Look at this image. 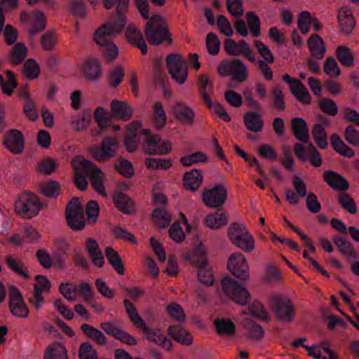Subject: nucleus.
I'll return each instance as SVG.
<instances>
[{
    "label": "nucleus",
    "mask_w": 359,
    "mask_h": 359,
    "mask_svg": "<svg viewBox=\"0 0 359 359\" xmlns=\"http://www.w3.org/2000/svg\"><path fill=\"white\" fill-rule=\"evenodd\" d=\"M89 172V180L91 185L96 192L102 196H106L105 188L103 183V172L100 168L91 161L86 163V170Z\"/></svg>",
    "instance_id": "15"
},
{
    "label": "nucleus",
    "mask_w": 359,
    "mask_h": 359,
    "mask_svg": "<svg viewBox=\"0 0 359 359\" xmlns=\"http://www.w3.org/2000/svg\"><path fill=\"white\" fill-rule=\"evenodd\" d=\"M5 261L8 266L13 271L26 279L29 278V274L23 269V264L20 261H18L11 255H7L5 258Z\"/></svg>",
    "instance_id": "47"
},
{
    "label": "nucleus",
    "mask_w": 359,
    "mask_h": 359,
    "mask_svg": "<svg viewBox=\"0 0 359 359\" xmlns=\"http://www.w3.org/2000/svg\"><path fill=\"white\" fill-rule=\"evenodd\" d=\"M124 75L125 73L122 67L118 66L114 67L107 75L109 85L113 88H116L122 82Z\"/></svg>",
    "instance_id": "55"
},
{
    "label": "nucleus",
    "mask_w": 359,
    "mask_h": 359,
    "mask_svg": "<svg viewBox=\"0 0 359 359\" xmlns=\"http://www.w3.org/2000/svg\"><path fill=\"white\" fill-rule=\"evenodd\" d=\"M86 162H90V161L83 159L80 163V167L76 168L75 184L81 191L85 190L88 185L89 172L87 169L86 170Z\"/></svg>",
    "instance_id": "30"
},
{
    "label": "nucleus",
    "mask_w": 359,
    "mask_h": 359,
    "mask_svg": "<svg viewBox=\"0 0 359 359\" xmlns=\"http://www.w3.org/2000/svg\"><path fill=\"white\" fill-rule=\"evenodd\" d=\"M324 181L334 190L346 191L349 188L347 180L333 170L325 171L323 174Z\"/></svg>",
    "instance_id": "17"
},
{
    "label": "nucleus",
    "mask_w": 359,
    "mask_h": 359,
    "mask_svg": "<svg viewBox=\"0 0 359 359\" xmlns=\"http://www.w3.org/2000/svg\"><path fill=\"white\" fill-rule=\"evenodd\" d=\"M30 22L29 34L31 36L42 32L46 27V18L43 13L40 11H34Z\"/></svg>",
    "instance_id": "28"
},
{
    "label": "nucleus",
    "mask_w": 359,
    "mask_h": 359,
    "mask_svg": "<svg viewBox=\"0 0 359 359\" xmlns=\"http://www.w3.org/2000/svg\"><path fill=\"white\" fill-rule=\"evenodd\" d=\"M217 71L220 75H230L233 80L241 83L245 81L248 76L247 68L240 59L222 61Z\"/></svg>",
    "instance_id": "7"
},
{
    "label": "nucleus",
    "mask_w": 359,
    "mask_h": 359,
    "mask_svg": "<svg viewBox=\"0 0 359 359\" xmlns=\"http://www.w3.org/2000/svg\"><path fill=\"white\" fill-rule=\"evenodd\" d=\"M166 65L171 78L179 84L185 82L188 72L186 62L180 54L171 53L165 58Z\"/></svg>",
    "instance_id": "9"
},
{
    "label": "nucleus",
    "mask_w": 359,
    "mask_h": 359,
    "mask_svg": "<svg viewBox=\"0 0 359 359\" xmlns=\"http://www.w3.org/2000/svg\"><path fill=\"white\" fill-rule=\"evenodd\" d=\"M144 33L147 40L151 45H159L165 41L168 43L172 42L167 25L159 15H154L147 21Z\"/></svg>",
    "instance_id": "2"
},
{
    "label": "nucleus",
    "mask_w": 359,
    "mask_h": 359,
    "mask_svg": "<svg viewBox=\"0 0 359 359\" xmlns=\"http://www.w3.org/2000/svg\"><path fill=\"white\" fill-rule=\"evenodd\" d=\"M117 142L112 137H107L103 139L100 147L94 148L92 151L93 158L97 161L107 160L115 155V148Z\"/></svg>",
    "instance_id": "14"
},
{
    "label": "nucleus",
    "mask_w": 359,
    "mask_h": 359,
    "mask_svg": "<svg viewBox=\"0 0 359 359\" xmlns=\"http://www.w3.org/2000/svg\"><path fill=\"white\" fill-rule=\"evenodd\" d=\"M95 119L101 129L107 128L111 121V115L108 110L99 107L95 111Z\"/></svg>",
    "instance_id": "45"
},
{
    "label": "nucleus",
    "mask_w": 359,
    "mask_h": 359,
    "mask_svg": "<svg viewBox=\"0 0 359 359\" xmlns=\"http://www.w3.org/2000/svg\"><path fill=\"white\" fill-rule=\"evenodd\" d=\"M152 217L161 227H167L170 223V215L162 208L154 210Z\"/></svg>",
    "instance_id": "60"
},
{
    "label": "nucleus",
    "mask_w": 359,
    "mask_h": 359,
    "mask_svg": "<svg viewBox=\"0 0 359 359\" xmlns=\"http://www.w3.org/2000/svg\"><path fill=\"white\" fill-rule=\"evenodd\" d=\"M207 161L206 155L201 152L197 151L190 155L184 156L181 158L180 162L184 166H190L192 164L205 162Z\"/></svg>",
    "instance_id": "57"
},
{
    "label": "nucleus",
    "mask_w": 359,
    "mask_h": 359,
    "mask_svg": "<svg viewBox=\"0 0 359 359\" xmlns=\"http://www.w3.org/2000/svg\"><path fill=\"white\" fill-rule=\"evenodd\" d=\"M142 134L144 136V150L149 154V151L152 150V148H157L161 138L158 135L151 134V131L147 129H142Z\"/></svg>",
    "instance_id": "40"
},
{
    "label": "nucleus",
    "mask_w": 359,
    "mask_h": 359,
    "mask_svg": "<svg viewBox=\"0 0 359 359\" xmlns=\"http://www.w3.org/2000/svg\"><path fill=\"white\" fill-rule=\"evenodd\" d=\"M27 49L25 45L21 42L15 43L11 55L10 61L14 65L21 64L27 56Z\"/></svg>",
    "instance_id": "37"
},
{
    "label": "nucleus",
    "mask_w": 359,
    "mask_h": 359,
    "mask_svg": "<svg viewBox=\"0 0 359 359\" xmlns=\"http://www.w3.org/2000/svg\"><path fill=\"white\" fill-rule=\"evenodd\" d=\"M4 146L14 154H21L25 149V137L17 129H10L4 134Z\"/></svg>",
    "instance_id": "11"
},
{
    "label": "nucleus",
    "mask_w": 359,
    "mask_h": 359,
    "mask_svg": "<svg viewBox=\"0 0 359 359\" xmlns=\"http://www.w3.org/2000/svg\"><path fill=\"white\" fill-rule=\"evenodd\" d=\"M8 77V81L6 82L2 74H0V85L4 93L8 95H11L13 92V88L18 86L13 73L10 70L6 72Z\"/></svg>",
    "instance_id": "42"
},
{
    "label": "nucleus",
    "mask_w": 359,
    "mask_h": 359,
    "mask_svg": "<svg viewBox=\"0 0 359 359\" xmlns=\"http://www.w3.org/2000/svg\"><path fill=\"white\" fill-rule=\"evenodd\" d=\"M330 142L333 149L341 155L351 158L355 155L353 149L348 147L337 134H332L330 137Z\"/></svg>",
    "instance_id": "32"
},
{
    "label": "nucleus",
    "mask_w": 359,
    "mask_h": 359,
    "mask_svg": "<svg viewBox=\"0 0 359 359\" xmlns=\"http://www.w3.org/2000/svg\"><path fill=\"white\" fill-rule=\"evenodd\" d=\"M333 242L337 246L339 250L347 257L357 258L358 255L353 250L352 245L341 236H336L333 237Z\"/></svg>",
    "instance_id": "36"
},
{
    "label": "nucleus",
    "mask_w": 359,
    "mask_h": 359,
    "mask_svg": "<svg viewBox=\"0 0 359 359\" xmlns=\"http://www.w3.org/2000/svg\"><path fill=\"white\" fill-rule=\"evenodd\" d=\"M312 135L316 144L320 149H325L327 147V135L321 124L316 123L313 125Z\"/></svg>",
    "instance_id": "35"
},
{
    "label": "nucleus",
    "mask_w": 359,
    "mask_h": 359,
    "mask_svg": "<svg viewBox=\"0 0 359 359\" xmlns=\"http://www.w3.org/2000/svg\"><path fill=\"white\" fill-rule=\"evenodd\" d=\"M202 199L205 205L209 208H219L226 201V190L222 184H217L212 189H205L202 194Z\"/></svg>",
    "instance_id": "10"
},
{
    "label": "nucleus",
    "mask_w": 359,
    "mask_h": 359,
    "mask_svg": "<svg viewBox=\"0 0 359 359\" xmlns=\"http://www.w3.org/2000/svg\"><path fill=\"white\" fill-rule=\"evenodd\" d=\"M105 255L108 262L119 275L124 274L123 262L118 252L111 247L105 248Z\"/></svg>",
    "instance_id": "31"
},
{
    "label": "nucleus",
    "mask_w": 359,
    "mask_h": 359,
    "mask_svg": "<svg viewBox=\"0 0 359 359\" xmlns=\"http://www.w3.org/2000/svg\"><path fill=\"white\" fill-rule=\"evenodd\" d=\"M83 72L88 79L98 80L102 76L101 65L97 60H88L83 65Z\"/></svg>",
    "instance_id": "29"
},
{
    "label": "nucleus",
    "mask_w": 359,
    "mask_h": 359,
    "mask_svg": "<svg viewBox=\"0 0 359 359\" xmlns=\"http://www.w3.org/2000/svg\"><path fill=\"white\" fill-rule=\"evenodd\" d=\"M114 166L117 172L126 178H130L134 175L133 166L128 160L120 158Z\"/></svg>",
    "instance_id": "48"
},
{
    "label": "nucleus",
    "mask_w": 359,
    "mask_h": 359,
    "mask_svg": "<svg viewBox=\"0 0 359 359\" xmlns=\"http://www.w3.org/2000/svg\"><path fill=\"white\" fill-rule=\"evenodd\" d=\"M227 223L226 215L219 210L208 214L205 219V226L211 229H218Z\"/></svg>",
    "instance_id": "26"
},
{
    "label": "nucleus",
    "mask_w": 359,
    "mask_h": 359,
    "mask_svg": "<svg viewBox=\"0 0 359 359\" xmlns=\"http://www.w3.org/2000/svg\"><path fill=\"white\" fill-rule=\"evenodd\" d=\"M59 291L66 299L73 302L76 299L75 294L78 292V287L70 283H62Z\"/></svg>",
    "instance_id": "61"
},
{
    "label": "nucleus",
    "mask_w": 359,
    "mask_h": 359,
    "mask_svg": "<svg viewBox=\"0 0 359 359\" xmlns=\"http://www.w3.org/2000/svg\"><path fill=\"white\" fill-rule=\"evenodd\" d=\"M172 164L170 159H162L159 158H147L145 165L149 170H168Z\"/></svg>",
    "instance_id": "41"
},
{
    "label": "nucleus",
    "mask_w": 359,
    "mask_h": 359,
    "mask_svg": "<svg viewBox=\"0 0 359 359\" xmlns=\"http://www.w3.org/2000/svg\"><path fill=\"white\" fill-rule=\"evenodd\" d=\"M308 46L311 55L316 60H320L324 57L325 48L324 41L320 36L317 34H312L308 40Z\"/></svg>",
    "instance_id": "23"
},
{
    "label": "nucleus",
    "mask_w": 359,
    "mask_h": 359,
    "mask_svg": "<svg viewBox=\"0 0 359 359\" xmlns=\"http://www.w3.org/2000/svg\"><path fill=\"white\" fill-rule=\"evenodd\" d=\"M123 305L126 309V311L133 324L140 327L141 325H144V321L142 320L135 306L130 302L128 299L123 300Z\"/></svg>",
    "instance_id": "43"
},
{
    "label": "nucleus",
    "mask_w": 359,
    "mask_h": 359,
    "mask_svg": "<svg viewBox=\"0 0 359 359\" xmlns=\"http://www.w3.org/2000/svg\"><path fill=\"white\" fill-rule=\"evenodd\" d=\"M43 359H67V351L62 344L55 343L46 348Z\"/></svg>",
    "instance_id": "34"
},
{
    "label": "nucleus",
    "mask_w": 359,
    "mask_h": 359,
    "mask_svg": "<svg viewBox=\"0 0 359 359\" xmlns=\"http://www.w3.org/2000/svg\"><path fill=\"white\" fill-rule=\"evenodd\" d=\"M116 3V11L118 19L107 22L98 28L94 34V40L100 47V51L107 62L114 60L118 56V48L111 39L121 32L126 25L124 13L128 10L129 0L103 1L104 6L107 10L113 8Z\"/></svg>",
    "instance_id": "1"
},
{
    "label": "nucleus",
    "mask_w": 359,
    "mask_h": 359,
    "mask_svg": "<svg viewBox=\"0 0 359 359\" xmlns=\"http://www.w3.org/2000/svg\"><path fill=\"white\" fill-rule=\"evenodd\" d=\"M228 236L233 245L245 252H250L255 248L252 235L242 224L237 222L231 224L229 227Z\"/></svg>",
    "instance_id": "3"
},
{
    "label": "nucleus",
    "mask_w": 359,
    "mask_h": 359,
    "mask_svg": "<svg viewBox=\"0 0 359 359\" xmlns=\"http://www.w3.org/2000/svg\"><path fill=\"white\" fill-rule=\"evenodd\" d=\"M116 207L123 213L130 214L131 212L130 206L132 201L124 194H120L114 198Z\"/></svg>",
    "instance_id": "63"
},
{
    "label": "nucleus",
    "mask_w": 359,
    "mask_h": 359,
    "mask_svg": "<svg viewBox=\"0 0 359 359\" xmlns=\"http://www.w3.org/2000/svg\"><path fill=\"white\" fill-rule=\"evenodd\" d=\"M168 334L175 341L181 344L190 345L192 344L193 340L190 333L181 325H170Z\"/></svg>",
    "instance_id": "21"
},
{
    "label": "nucleus",
    "mask_w": 359,
    "mask_h": 359,
    "mask_svg": "<svg viewBox=\"0 0 359 359\" xmlns=\"http://www.w3.org/2000/svg\"><path fill=\"white\" fill-rule=\"evenodd\" d=\"M152 217L161 227H167L170 223V215L162 208L154 210Z\"/></svg>",
    "instance_id": "58"
},
{
    "label": "nucleus",
    "mask_w": 359,
    "mask_h": 359,
    "mask_svg": "<svg viewBox=\"0 0 359 359\" xmlns=\"http://www.w3.org/2000/svg\"><path fill=\"white\" fill-rule=\"evenodd\" d=\"M217 332L220 335L231 336L236 331V326L229 319H217L215 320Z\"/></svg>",
    "instance_id": "39"
},
{
    "label": "nucleus",
    "mask_w": 359,
    "mask_h": 359,
    "mask_svg": "<svg viewBox=\"0 0 359 359\" xmlns=\"http://www.w3.org/2000/svg\"><path fill=\"white\" fill-rule=\"evenodd\" d=\"M271 94L273 107L278 111H284L286 107L283 91L278 87H275Z\"/></svg>",
    "instance_id": "56"
},
{
    "label": "nucleus",
    "mask_w": 359,
    "mask_h": 359,
    "mask_svg": "<svg viewBox=\"0 0 359 359\" xmlns=\"http://www.w3.org/2000/svg\"><path fill=\"white\" fill-rule=\"evenodd\" d=\"M69 11L74 16L83 18L87 15V8L82 0H73L69 4Z\"/></svg>",
    "instance_id": "50"
},
{
    "label": "nucleus",
    "mask_w": 359,
    "mask_h": 359,
    "mask_svg": "<svg viewBox=\"0 0 359 359\" xmlns=\"http://www.w3.org/2000/svg\"><path fill=\"white\" fill-rule=\"evenodd\" d=\"M206 46L208 53L212 55H216L220 49V41L217 36L210 32L208 34L206 37Z\"/></svg>",
    "instance_id": "62"
},
{
    "label": "nucleus",
    "mask_w": 359,
    "mask_h": 359,
    "mask_svg": "<svg viewBox=\"0 0 359 359\" xmlns=\"http://www.w3.org/2000/svg\"><path fill=\"white\" fill-rule=\"evenodd\" d=\"M338 202L347 212L351 214H356L358 212L357 205L353 198L346 192H341L339 194Z\"/></svg>",
    "instance_id": "44"
},
{
    "label": "nucleus",
    "mask_w": 359,
    "mask_h": 359,
    "mask_svg": "<svg viewBox=\"0 0 359 359\" xmlns=\"http://www.w3.org/2000/svg\"><path fill=\"white\" fill-rule=\"evenodd\" d=\"M111 109L115 117L124 121L130 119L132 116V109L125 102L113 100L111 103Z\"/></svg>",
    "instance_id": "27"
},
{
    "label": "nucleus",
    "mask_w": 359,
    "mask_h": 359,
    "mask_svg": "<svg viewBox=\"0 0 359 359\" xmlns=\"http://www.w3.org/2000/svg\"><path fill=\"white\" fill-rule=\"evenodd\" d=\"M42 203L36 196L32 193H23L20 195L15 204V212L25 218L31 219L37 215Z\"/></svg>",
    "instance_id": "4"
},
{
    "label": "nucleus",
    "mask_w": 359,
    "mask_h": 359,
    "mask_svg": "<svg viewBox=\"0 0 359 359\" xmlns=\"http://www.w3.org/2000/svg\"><path fill=\"white\" fill-rule=\"evenodd\" d=\"M337 18L341 31L345 34H351L355 25L351 11L348 8H341L339 11Z\"/></svg>",
    "instance_id": "20"
},
{
    "label": "nucleus",
    "mask_w": 359,
    "mask_h": 359,
    "mask_svg": "<svg viewBox=\"0 0 359 359\" xmlns=\"http://www.w3.org/2000/svg\"><path fill=\"white\" fill-rule=\"evenodd\" d=\"M271 307L276 317L282 322L290 323L295 316V309L287 297H273L271 300Z\"/></svg>",
    "instance_id": "6"
},
{
    "label": "nucleus",
    "mask_w": 359,
    "mask_h": 359,
    "mask_svg": "<svg viewBox=\"0 0 359 359\" xmlns=\"http://www.w3.org/2000/svg\"><path fill=\"white\" fill-rule=\"evenodd\" d=\"M79 359H100L98 358L97 352L88 341L81 344L79 348Z\"/></svg>",
    "instance_id": "49"
},
{
    "label": "nucleus",
    "mask_w": 359,
    "mask_h": 359,
    "mask_svg": "<svg viewBox=\"0 0 359 359\" xmlns=\"http://www.w3.org/2000/svg\"><path fill=\"white\" fill-rule=\"evenodd\" d=\"M291 130L297 140L303 143L309 142L308 126L302 118L295 117L291 120Z\"/></svg>",
    "instance_id": "18"
},
{
    "label": "nucleus",
    "mask_w": 359,
    "mask_h": 359,
    "mask_svg": "<svg viewBox=\"0 0 359 359\" xmlns=\"http://www.w3.org/2000/svg\"><path fill=\"white\" fill-rule=\"evenodd\" d=\"M90 120L91 115L90 114L83 113L72 117V123L77 131H81L88 127Z\"/></svg>",
    "instance_id": "64"
},
{
    "label": "nucleus",
    "mask_w": 359,
    "mask_h": 359,
    "mask_svg": "<svg viewBox=\"0 0 359 359\" xmlns=\"http://www.w3.org/2000/svg\"><path fill=\"white\" fill-rule=\"evenodd\" d=\"M243 121L246 128L253 133L260 132L263 129L264 122L261 116L254 111L245 114Z\"/></svg>",
    "instance_id": "24"
},
{
    "label": "nucleus",
    "mask_w": 359,
    "mask_h": 359,
    "mask_svg": "<svg viewBox=\"0 0 359 359\" xmlns=\"http://www.w3.org/2000/svg\"><path fill=\"white\" fill-rule=\"evenodd\" d=\"M24 72L29 79L33 80L39 76L40 67L34 60L28 59L24 64Z\"/></svg>",
    "instance_id": "54"
},
{
    "label": "nucleus",
    "mask_w": 359,
    "mask_h": 359,
    "mask_svg": "<svg viewBox=\"0 0 359 359\" xmlns=\"http://www.w3.org/2000/svg\"><path fill=\"white\" fill-rule=\"evenodd\" d=\"M65 215L69 226L74 231H79L84 228L86 222L83 217V210L79 198L72 199L67 204Z\"/></svg>",
    "instance_id": "8"
},
{
    "label": "nucleus",
    "mask_w": 359,
    "mask_h": 359,
    "mask_svg": "<svg viewBox=\"0 0 359 359\" xmlns=\"http://www.w3.org/2000/svg\"><path fill=\"white\" fill-rule=\"evenodd\" d=\"M154 109V124L158 129L163 128L166 123L167 118L163 105L161 102H155Z\"/></svg>",
    "instance_id": "52"
},
{
    "label": "nucleus",
    "mask_w": 359,
    "mask_h": 359,
    "mask_svg": "<svg viewBox=\"0 0 359 359\" xmlns=\"http://www.w3.org/2000/svg\"><path fill=\"white\" fill-rule=\"evenodd\" d=\"M227 268L234 276L241 280H245L249 276V267L246 259L240 252H235L230 256Z\"/></svg>",
    "instance_id": "12"
},
{
    "label": "nucleus",
    "mask_w": 359,
    "mask_h": 359,
    "mask_svg": "<svg viewBox=\"0 0 359 359\" xmlns=\"http://www.w3.org/2000/svg\"><path fill=\"white\" fill-rule=\"evenodd\" d=\"M9 308L13 315L20 318H25L29 313L22 296L14 285L9 288Z\"/></svg>",
    "instance_id": "13"
},
{
    "label": "nucleus",
    "mask_w": 359,
    "mask_h": 359,
    "mask_svg": "<svg viewBox=\"0 0 359 359\" xmlns=\"http://www.w3.org/2000/svg\"><path fill=\"white\" fill-rule=\"evenodd\" d=\"M128 42L140 48L142 55L147 53V45L145 42L142 33L134 25H129L126 32Z\"/></svg>",
    "instance_id": "19"
},
{
    "label": "nucleus",
    "mask_w": 359,
    "mask_h": 359,
    "mask_svg": "<svg viewBox=\"0 0 359 359\" xmlns=\"http://www.w3.org/2000/svg\"><path fill=\"white\" fill-rule=\"evenodd\" d=\"M196 251L201 255V262L198 270V279L201 283L210 286L214 283V278L212 270L208 266L205 252L201 248H198Z\"/></svg>",
    "instance_id": "16"
},
{
    "label": "nucleus",
    "mask_w": 359,
    "mask_h": 359,
    "mask_svg": "<svg viewBox=\"0 0 359 359\" xmlns=\"http://www.w3.org/2000/svg\"><path fill=\"white\" fill-rule=\"evenodd\" d=\"M324 72L331 77L337 78L341 74L339 65L333 56L328 57L324 64Z\"/></svg>",
    "instance_id": "53"
},
{
    "label": "nucleus",
    "mask_w": 359,
    "mask_h": 359,
    "mask_svg": "<svg viewBox=\"0 0 359 359\" xmlns=\"http://www.w3.org/2000/svg\"><path fill=\"white\" fill-rule=\"evenodd\" d=\"M60 189V185L57 181L45 182L41 186V193L48 198H56Z\"/></svg>",
    "instance_id": "46"
},
{
    "label": "nucleus",
    "mask_w": 359,
    "mask_h": 359,
    "mask_svg": "<svg viewBox=\"0 0 359 359\" xmlns=\"http://www.w3.org/2000/svg\"><path fill=\"white\" fill-rule=\"evenodd\" d=\"M203 182V175L200 170L193 169L187 172L184 176V184L185 187L191 191L198 190Z\"/></svg>",
    "instance_id": "22"
},
{
    "label": "nucleus",
    "mask_w": 359,
    "mask_h": 359,
    "mask_svg": "<svg viewBox=\"0 0 359 359\" xmlns=\"http://www.w3.org/2000/svg\"><path fill=\"white\" fill-rule=\"evenodd\" d=\"M246 20L251 34L257 37L260 35V20L259 17L252 11L246 14Z\"/></svg>",
    "instance_id": "51"
},
{
    "label": "nucleus",
    "mask_w": 359,
    "mask_h": 359,
    "mask_svg": "<svg viewBox=\"0 0 359 359\" xmlns=\"http://www.w3.org/2000/svg\"><path fill=\"white\" fill-rule=\"evenodd\" d=\"M81 330L87 337L96 341L98 344L104 345L107 343L104 334L93 326L83 323L81 325Z\"/></svg>",
    "instance_id": "33"
},
{
    "label": "nucleus",
    "mask_w": 359,
    "mask_h": 359,
    "mask_svg": "<svg viewBox=\"0 0 359 359\" xmlns=\"http://www.w3.org/2000/svg\"><path fill=\"white\" fill-rule=\"evenodd\" d=\"M177 118L182 123L192 125L195 117L194 111L189 107L177 102L173 108Z\"/></svg>",
    "instance_id": "25"
},
{
    "label": "nucleus",
    "mask_w": 359,
    "mask_h": 359,
    "mask_svg": "<svg viewBox=\"0 0 359 359\" xmlns=\"http://www.w3.org/2000/svg\"><path fill=\"white\" fill-rule=\"evenodd\" d=\"M152 217L161 227H167L170 223V215L162 208L154 210Z\"/></svg>",
    "instance_id": "59"
},
{
    "label": "nucleus",
    "mask_w": 359,
    "mask_h": 359,
    "mask_svg": "<svg viewBox=\"0 0 359 359\" xmlns=\"http://www.w3.org/2000/svg\"><path fill=\"white\" fill-rule=\"evenodd\" d=\"M337 60L344 67H351L354 62V57L350 48L346 46H339L336 50Z\"/></svg>",
    "instance_id": "38"
},
{
    "label": "nucleus",
    "mask_w": 359,
    "mask_h": 359,
    "mask_svg": "<svg viewBox=\"0 0 359 359\" xmlns=\"http://www.w3.org/2000/svg\"><path fill=\"white\" fill-rule=\"evenodd\" d=\"M224 294L240 305L248 303L250 295L248 291L236 280L229 276H225L221 281Z\"/></svg>",
    "instance_id": "5"
}]
</instances>
